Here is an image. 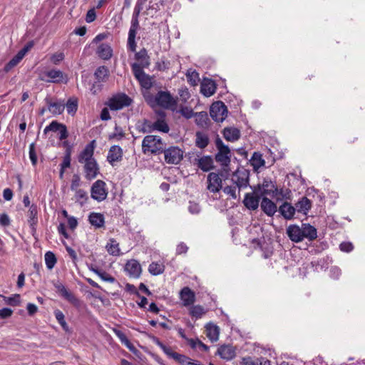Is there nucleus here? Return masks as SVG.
<instances>
[{
	"label": "nucleus",
	"mask_w": 365,
	"mask_h": 365,
	"mask_svg": "<svg viewBox=\"0 0 365 365\" xmlns=\"http://www.w3.org/2000/svg\"><path fill=\"white\" fill-rule=\"evenodd\" d=\"M165 145L160 136L158 135H146L142 142V150L143 153H151L153 154H158L163 153Z\"/></svg>",
	"instance_id": "obj_1"
},
{
	"label": "nucleus",
	"mask_w": 365,
	"mask_h": 365,
	"mask_svg": "<svg viewBox=\"0 0 365 365\" xmlns=\"http://www.w3.org/2000/svg\"><path fill=\"white\" fill-rule=\"evenodd\" d=\"M215 145L218 150L215 155V160L222 166H228L231 161V151L229 147L219 138L216 139Z\"/></svg>",
	"instance_id": "obj_2"
},
{
	"label": "nucleus",
	"mask_w": 365,
	"mask_h": 365,
	"mask_svg": "<svg viewBox=\"0 0 365 365\" xmlns=\"http://www.w3.org/2000/svg\"><path fill=\"white\" fill-rule=\"evenodd\" d=\"M249 177L250 172L244 168L237 169L232 174L231 180L240 191L241 189L246 188L249 186Z\"/></svg>",
	"instance_id": "obj_3"
},
{
	"label": "nucleus",
	"mask_w": 365,
	"mask_h": 365,
	"mask_svg": "<svg viewBox=\"0 0 365 365\" xmlns=\"http://www.w3.org/2000/svg\"><path fill=\"white\" fill-rule=\"evenodd\" d=\"M108 191L106 190V184L101 180H98L91 186V197L98 201L102 202L106 199Z\"/></svg>",
	"instance_id": "obj_4"
},
{
	"label": "nucleus",
	"mask_w": 365,
	"mask_h": 365,
	"mask_svg": "<svg viewBox=\"0 0 365 365\" xmlns=\"http://www.w3.org/2000/svg\"><path fill=\"white\" fill-rule=\"evenodd\" d=\"M138 17V15L135 14L133 12L131 24L128 32L127 46L128 48L132 52H135L137 47L135 37L137 31L139 29V21Z\"/></svg>",
	"instance_id": "obj_5"
},
{
	"label": "nucleus",
	"mask_w": 365,
	"mask_h": 365,
	"mask_svg": "<svg viewBox=\"0 0 365 365\" xmlns=\"http://www.w3.org/2000/svg\"><path fill=\"white\" fill-rule=\"evenodd\" d=\"M165 160L168 164H178L183 158V151L176 146H171L167 149L164 148Z\"/></svg>",
	"instance_id": "obj_6"
},
{
	"label": "nucleus",
	"mask_w": 365,
	"mask_h": 365,
	"mask_svg": "<svg viewBox=\"0 0 365 365\" xmlns=\"http://www.w3.org/2000/svg\"><path fill=\"white\" fill-rule=\"evenodd\" d=\"M227 113V107L221 101L215 102L210 106V115L216 122H222L225 119Z\"/></svg>",
	"instance_id": "obj_7"
},
{
	"label": "nucleus",
	"mask_w": 365,
	"mask_h": 365,
	"mask_svg": "<svg viewBox=\"0 0 365 365\" xmlns=\"http://www.w3.org/2000/svg\"><path fill=\"white\" fill-rule=\"evenodd\" d=\"M132 100L125 94H121L111 98L107 105L112 110H118L123 108L124 107L129 106L131 104Z\"/></svg>",
	"instance_id": "obj_8"
},
{
	"label": "nucleus",
	"mask_w": 365,
	"mask_h": 365,
	"mask_svg": "<svg viewBox=\"0 0 365 365\" xmlns=\"http://www.w3.org/2000/svg\"><path fill=\"white\" fill-rule=\"evenodd\" d=\"M250 187L252 189L253 192L245 194L243 204L247 209L255 210L259 207L260 196L258 195L256 187Z\"/></svg>",
	"instance_id": "obj_9"
},
{
	"label": "nucleus",
	"mask_w": 365,
	"mask_h": 365,
	"mask_svg": "<svg viewBox=\"0 0 365 365\" xmlns=\"http://www.w3.org/2000/svg\"><path fill=\"white\" fill-rule=\"evenodd\" d=\"M53 286L56 292L67 301L71 302L76 307H79L81 302L76 298L71 292H69L66 287L60 282L53 283Z\"/></svg>",
	"instance_id": "obj_10"
},
{
	"label": "nucleus",
	"mask_w": 365,
	"mask_h": 365,
	"mask_svg": "<svg viewBox=\"0 0 365 365\" xmlns=\"http://www.w3.org/2000/svg\"><path fill=\"white\" fill-rule=\"evenodd\" d=\"M257 192L262 195L275 196L278 194V189L274 182L269 179H264L262 184L257 185Z\"/></svg>",
	"instance_id": "obj_11"
},
{
	"label": "nucleus",
	"mask_w": 365,
	"mask_h": 365,
	"mask_svg": "<svg viewBox=\"0 0 365 365\" xmlns=\"http://www.w3.org/2000/svg\"><path fill=\"white\" fill-rule=\"evenodd\" d=\"M95 140L91 141L86 145L84 149L80 153L78 160L80 163L84 164L87 162L95 160L93 158Z\"/></svg>",
	"instance_id": "obj_12"
},
{
	"label": "nucleus",
	"mask_w": 365,
	"mask_h": 365,
	"mask_svg": "<svg viewBox=\"0 0 365 365\" xmlns=\"http://www.w3.org/2000/svg\"><path fill=\"white\" fill-rule=\"evenodd\" d=\"M125 271L130 277L138 278L142 269L140 263L135 259L128 260L125 265Z\"/></svg>",
	"instance_id": "obj_13"
},
{
	"label": "nucleus",
	"mask_w": 365,
	"mask_h": 365,
	"mask_svg": "<svg viewBox=\"0 0 365 365\" xmlns=\"http://www.w3.org/2000/svg\"><path fill=\"white\" fill-rule=\"evenodd\" d=\"M207 189L212 192H217L222 189V179L215 173H210L207 175Z\"/></svg>",
	"instance_id": "obj_14"
},
{
	"label": "nucleus",
	"mask_w": 365,
	"mask_h": 365,
	"mask_svg": "<svg viewBox=\"0 0 365 365\" xmlns=\"http://www.w3.org/2000/svg\"><path fill=\"white\" fill-rule=\"evenodd\" d=\"M132 71L135 77L140 81L144 87H149L150 86L148 76L143 71L141 66L138 63H134L131 66Z\"/></svg>",
	"instance_id": "obj_15"
},
{
	"label": "nucleus",
	"mask_w": 365,
	"mask_h": 365,
	"mask_svg": "<svg viewBox=\"0 0 365 365\" xmlns=\"http://www.w3.org/2000/svg\"><path fill=\"white\" fill-rule=\"evenodd\" d=\"M84 165L85 178L93 180L99 174V167L96 160L87 162Z\"/></svg>",
	"instance_id": "obj_16"
},
{
	"label": "nucleus",
	"mask_w": 365,
	"mask_h": 365,
	"mask_svg": "<svg viewBox=\"0 0 365 365\" xmlns=\"http://www.w3.org/2000/svg\"><path fill=\"white\" fill-rule=\"evenodd\" d=\"M180 299L182 301V304L185 307H188L195 301V294L189 287H183L180 292Z\"/></svg>",
	"instance_id": "obj_17"
},
{
	"label": "nucleus",
	"mask_w": 365,
	"mask_h": 365,
	"mask_svg": "<svg viewBox=\"0 0 365 365\" xmlns=\"http://www.w3.org/2000/svg\"><path fill=\"white\" fill-rule=\"evenodd\" d=\"M122 158L123 150L118 145L111 146L107 156V160L110 164L113 166L115 163L120 161Z\"/></svg>",
	"instance_id": "obj_18"
},
{
	"label": "nucleus",
	"mask_w": 365,
	"mask_h": 365,
	"mask_svg": "<svg viewBox=\"0 0 365 365\" xmlns=\"http://www.w3.org/2000/svg\"><path fill=\"white\" fill-rule=\"evenodd\" d=\"M287 234L292 242H300L303 240L302 230L298 225H289L287 229Z\"/></svg>",
	"instance_id": "obj_19"
},
{
	"label": "nucleus",
	"mask_w": 365,
	"mask_h": 365,
	"mask_svg": "<svg viewBox=\"0 0 365 365\" xmlns=\"http://www.w3.org/2000/svg\"><path fill=\"white\" fill-rule=\"evenodd\" d=\"M156 103L163 108H168L173 103V97L168 92L159 91L155 97Z\"/></svg>",
	"instance_id": "obj_20"
},
{
	"label": "nucleus",
	"mask_w": 365,
	"mask_h": 365,
	"mask_svg": "<svg viewBox=\"0 0 365 365\" xmlns=\"http://www.w3.org/2000/svg\"><path fill=\"white\" fill-rule=\"evenodd\" d=\"M260 207L262 210L268 216H273L277 210L276 204L267 197L262 199Z\"/></svg>",
	"instance_id": "obj_21"
},
{
	"label": "nucleus",
	"mask_w": 365,
	"mask_h": 365,
	"mask_svg": "<svg viewBox=\"0 0 365 365\" xmlns=\"http://www.w3.org/2000/svg\"><path fill=\"white\" fill-rule=\"evenodd\" d=\"M216 91V84L211 79H205L200 86V92L206 97L212 96Z\"/></svg>",
	"instance_id": "obj_22"
},
{
	"label": "nucleus",
	"mask_w": 365,
	"mask_h": 365,
	"mask_svg": "<svg viewBox=\"0 0 365 365\" xmlns=\"http://www.w3.org/2000/svg\"><path fill=\"white\" fill-rule=\"evenodd\" d=\"M197 163L195 164L204 172H207L214 168L213 160L211 156L206 155L198 159H195Z\"/></svg>",
	"instance_id": "obj_23"
},
{
	"label": "nucleus",
	"mask_w": 365,
	"mask_h": 365,
	"mask_svg": "<svg viewBox=\"0 0 365 365\" xmlns=\"http://www.w3.org/2000/svg\"><path fill=\"white\" fill-rule=\"evenodd\" d=\"M279 212L286 220H291L293 218L296 209L295 206H292L291 203L284 202L279 207Z\"/></svg>",
	"instance_id": "obj_24"
},
{
	"label": "nucleus",
	"mask_w": 365,
	"mask_h": 365,
	"mask_svg": "<svg viewBox=\"0 0 365 365\" xmlns=\"http://www.w3.org/2000/svg\"><path fill=\"white\" fill-rule=\"evenodd\" d=\"M90 224L96 229L102 228L105 225L104 215L99 212H91L88 216Z\"/></svg>",
	"instance_id": "obj_25"
},
{
	"label": "nucleus",
	"mask_w": 365,
	"mask_h": 365,
	"mask_svg": "<svg viewBox=\"0 0 365 365\" xmlns=\"http://www.w3.org/2000/svg\"><path fill=\"white\" fill-rule=\"evenodd\" d=\"M302 230L303 240L307 238L309 241H313L317 237V231L314 226L308 223H303L302 225Z\"/></svg>",
	"instance_id": "obj_26"
},
{
	"label": "nucleus",
	"mask_w": 365,
	"mask_h": 365,
	"mask_svg": "<svg viewBox=\"0 0 365 365\" xmlns=\"http://www.w3.org/2000/svg\"><path fill=\"white\" fill-rule=\"evenodd\" d=\"M312 208V202L307 197H302L295 203V209L298 212L307 215Z\"/></svg>",
	"instance_id": "obj_27"
},
{
	"label": "nucleus",
	"mask_w": 365,
	"mask_h": 365,
	"mask_svg": "<svg viewBox=\"0 0 365 365\" xmlns=\"http://www.w3.org/2000/svg\"><path fill=\"white\" fill-rule=\"evenodd\" d=\"M45 101L48 106V110L53 115H60L61 114L65 108V105L58 103L54 102L53 103L50 98L47 97L45 98Z\"/></svg>",
	"instance_id": "obj_28"
},
{
	"label": "nucleus",
	"mask_w": 365,
	"mask_h": 365,
	"mask_svg": "<svg viewBox=\"0 0 365 365\" xmlns=\"http://www.w3.org/2000/svg\"><path fill=\"white\" fill-rule=\"evenodd\" d=\"M43 76L48 78V79L42 78V80L47 82L58 83L61 82L63 77V73L59 70L52 69L46 71Z\"/></svg>",
	"instance_id": "obj_29"
},
{
	"label": "nucleus",
	"mask_w": 365,
	"mask_h": 365,
	"mask_svg": "<svg viewBox=\"0 0 365 365\" xmlns=\"http://www.w3.org/2000/svg\"><path fill=\"white\" fill-rule=\"evenodd\" d=\"M217 354L225 360H231L235 356V350L231 346L222 345L218 348Z\"/></svg>",
	"instance_id": "obj_30"
},
{
	"label": "nucleus",
	"mask_w": 365,
	"mask_h": 365,
	"mask_svg": "<svg viewBox=\"0 0 365 365\" xmlns=\"http://www.w3.org/2000/svg\"><path fill=\"white\" fill-rule=\"evenodd\" d=\"M224 138L231 142H235L240 138V130L236 128L229 127L223 130Z\"/></svg>",
	"instance_id": "obj_31"
},
{
	"label": "nucleus",
	"mask_w": 365,
	"mask_h": 365,
	"mask_svg": "<svg viewBox=\"0 0 365 365\" xmlns=\"http://www.w3.org/2000/svg\"><path fill=\"white\" fill-rule=\"evenodd\" d=\"M37 214V206L34 204H32L29 209L27 215L29 217L28 222L34 231L36 230L35 227L38 222Z\"/></svg>",
	"instance_id": "obj_32"
},
{
	"label": "nucleus",
	"mask_w": 365,
	"mask_h": 365,
	"mask_svg": "<svg viewBox=\"0 0 365 365\" xmlns=\"http://www.w3.org/2000/svg\"><path fill=\"white\" fill-rule=\"evenodd\" d=\"M97 53L101 58L108 60L113 55V50L108 44L101 43L98 47Z\"/></svg>",
	"instance_id": "obj_33"
},
{
	"label": "nucleus",
	"mask_w": 365,
	"mask_h": 365,
	"mask_svg": "<svg viewBox=\"0 0 365 365\" xmlns=\"http://www.w3.org/2000/svg\"><path fill=\"white\" fill-rule=\"evenodd\" d=\"M210 142V139L208 135L202 132L197 131L195 133V145L200 148H205Z\"/></svg>",
	"instance_id": "obj_34"
},
{
	"label": "nucleus",
	"mask_w": 365,
	"mask_h": 365,
	"mask_svg": "<svg viewBox=\"0 0 365 365\" xmlns=\"http://www.w3.org/2000/svg\"><path fill=\"white\" fill-rule=\"evenodd\" d=\"M195 122L197 126L200 128H207L209 125V118L207 113L205 111L195 113Z\"/></svg>",
	"instance_id": "obj_35"
},
{
	"label": "nucleus",
	"mask_w": 365,
	"mask_h": 365,
	"mask_svg": "<svg viewBox=\"0 0 365 365\" xmlns=\"http://www.w3.org/2000/svg\"><path fill=\"white\" fill-rule=\"evenodd\" d=\"M109 75V71L107 67L103 66H99L95 71L94 76L96 79L101 82H105Z\"/></svg>",
	"instance_id": "obj_36"
},
{
	"label": "nucleus",
	"mask_w": 365,
	"mask_h": 365,
	"mask_svg": "<svg viewBox=\"0 0 365 365\" xmlns=\"http://www.w3.org/2000/svg\"><path fill=\"white\" fill-rule=\"evenodd\" d=\"M106 248L110 255L118 256L120 254L119 244L113 238L109 240Z\"/></svg>",
	"instance_id": "obj_37"
},
{
	"label": "nucleus",
	"mask_w": 365,
	"mask_h": 365,
	"mask_svg": "<svg viewBox=\"0 0 365 365\" xmlns=\"http://www.w3.org/2000/svg\"><path fill=\"white\" fill-rule=\"evenodd\" d=\"M206 335L212 341H216L219 338V328L213 324H208L206 327Z\"/></svg>",
	"instance_id": "obj_38"
},
{
	"label": "nucleus",
	"mask_w": 365,
	"mask_h": 365,
	"mask_svg": "<svg viewBox=\"0 0 365 365\" xmlns=\"http://www.w3.org/2000/svg\"><path fill=\"white\" fill-rule=\"evenodd\" d=\"M148 271L152 275H159L165 271V265L162 262H153L149 265Z\"/></svg>",
	"instance_id": "obj_39"
},
{
	"label": "nucleus",
	"mask_w": 365,
	"mask_h": 365,
	"mask_svg": "<svg viewBox=\"0 0 365 365\" xmlns=\"http://www.w3.org/2000/svg\"><path fill=\"white\" fill-rule=\"evenodd\" d=\"M186 78L188 83L192 86L197 85L200 81L199 73L195 70L191 68L187 71Z\"/></svg>",
	"instance_id": "obj_40"
},
{
	"label": "nucleus",
	"mask_w": 365,
	"mask_h": 365,
	"mask_svg": "<svg viewBox=\"0 0 365 365\" xmlns=\"http://www.w3.org/2000/svg\"><path fill=\"white\" fill-rule=\"evenodd\" d=\"M74 200L76 202L79 203L81 206L86 203L88 195L86 191L83 189L75 190Z\"/></svg>",
	"instance_id": "obj_41"
},
{
	"label": "nucleus",
	"mask_w": 365,
	"mask_h": 365,
	"mask_svg": "<svg viewBox=\"0 0 365 365\" xmlns=\"http://www.w3.org/2000/svg\"><path fill=\"white\" fill-rule=\"evenodd\" d=\"M113 332L116 335V336L120 339V342L124 344L128 349L130 350H133L134 346L129 341L126 335L120 330L117 329H113Z\"/></svg>",
	"instance_id": "obj_42"
},
{
	"label": "nucleus",
	"mask_w": 365,
	"mask_h": 365,
	"mask_svg": "<svg viewBox=\"0 0 365 365\" xmlns=\"http://www.w3.org/2000/svg\"><path fill=\"white\" fill-rule=\"evenodd\" d=\"M153 128L165 133H168L170 130L168 123L163 118H158L155 120L153 124Z\"/></svg>",
	"instance_id": "obj_43"
},
{
	"label": "nucleus",
	"mask_w": 365,
	"mask_h": 365,
	"mask_svg": "<svg viewBox=\"0 0 365 365\" xmlns=\"http://www.w3.org/2000/svg\"><path fill=\"white\" fill-rule=\"evenodd\" d=\"M205 313L206 311L200 305H195L190 309V314L192 317H195V319L201 318Z\"/></svg>",
	"instance_id": "obj_44"
},
{
	"label": "nucleus",
	"mask_w": 365,
	"mask_h": 365,
	"mask_svg": "<svg viewBox=\"0 0 365 365\" xmlns=\"http://www.w3.org/2000/svg\"><path fill=\"white\" fill-rule=\"evenodd\" d=\"M251 161L252 165L256 169L264 166L265 164L264 160L262 158V155L257 152L253 153Z\"/></svg>",
	"instance_id": "obj_45"
},
{
	"label": "nucleus",
	"mask_w": 365,
	"mask_h": 365,
	"mask_svg": "<svg viewBox=\"0 0 365 365\" xmlns=\"http://www.w3.org/2000/svg\"><path fill=\"white\" fill-rule=\"evenodd\" d=\"M45 263L48 269H51L54 267L56 263V257L52 252L48 251L46 252Z\"/></svg>",
	"instance_id": "obj_46"
},
{
	"label": "nucleus",
	"mask_w": 365,
	"mask_h": 365,
	"mask_svg": "<svg viewBox=\"0 0 365 365\" xmlns=\"http://www.w3.org/2000/svg\"><path fill=\"white\" fill-rule=\"evenodd\" d=\"M66 108L68 114L74 115L78 108L77 100L69 98L66 104Z\"/></svg>",
	"instance_id": "obj_47"
},
{
	"label": "nucleus",
	"mask_w": 365,
	"mask_h": 365,
	"mask_svg": "<svg viewBox=\"0 0 365 365\" xmlns=\"http://www.w3.org/2000/svg\"><path fill=\"white\" fill-rule=\"evenodd\" d=\"M63 125V124L53 120L44 128L43 133L46 134L48 131L57 132L58 131V129L62 128Z\"/></svg>",
	"instance_id": "obj_48"
},
{
	"label": "nucleus",
	"mask_w": 365,
	"mask_h": 365,
	"mask_svg": "<svg viewBox=\"0 0 365 365\" xmlns=\"http://www.w3.org/2000/svg\"><path fill=\"white\" fill-rule=\"evenodd\" d=\"M135 59L140 61L141 63L145 66L144 61L147 60V51L145 48L141 49L140 51L137 52L135 55ZM145 65L148 66V63L146 62Z\"/></svg>",
	"instance_id": "obj_49"
},
{
	"label": "nucleus",
	"mask_w": 365,
	"mask_h": 365,
	"mask_svg": "<svg viewBox=\"0 0 365 365\" xmlns=\"http://www.w3.org/2000/svg\"><path fill=\"white\" fill-rule=\"evenodd\" d=\"M21 60L16 56H14L6 65L4 67V71L6 72L9 71L11 68L15 67Z\"/></svg>",
	"instance_id": "obj_50"
},
{
	"label": "nucleus",
	"mask_w": 365,
	"mask_h": 365,
	"mask_svg": "<svg viewBox=\"0 0 365 365\" xmlns=\"http://www.w3.org/2000/svg\"><path fill=\"white\" fill-rule=\"evenodd\" d=\"M81 185V178L78 174H74L72 177L71 183V190L72 191H75L78 189V187Z\"/></svg>",
	"instance_id": "obj_51"
},
{
	"label": "nucleus",
	"mask_w": 365,
	"mask_h": 365,
	"mask_svg": "<svg viewBox=\"0 0 365 365\" xmlns=\"http://www.w3.org/2000/svg\"><path fill=\"white\" fill-rule=\"evenodd\" d=\"M180 112L181 115L187 119H190L192 117H195V113L192 110V108H190L189 107H186V106L182 107L180 109Z\"/></svg>",
	"instance_id": "obj_52"
},
{
	"label": "nucleus",
	"mask_w": 365,
	"mask_h": 365,
	"mask_svg": "<svg viewBox=\"0 0 365 365\" xmlns=\"http://www.w3.org/2000/svg\"><path fill=\"white\" fill-rule=\"evenodd\" d=\"M236 188L237 187L235 185V186H226L223 188V192L227 194V195H229L230 196L232 197V198L233 199H236L237 197V192H236Z\"/></svg>",
	"instance_id": "obj_53"
},
{
	"label": "nucleus",
	"mask_w": 365,
	"mask_h": 365,
	"mask_svg": "<svg viewBox=\"0 0 365 365\" xmlns=\"http://www.w3.org/2000/svg\"><path fill=\"white\" fill-rule=\"evenodd\" d=\"M29 158L34 165H35L37 163V156L35 152V144L34 143H31L29 145Z\"/></svg>",
	"instance_id": "obj_54"
},
{
	"label": "nucleus",
	"mask_w": 365,
	"mask_h": 365,
	"mask_svg": "<svg viewBox=\"0 0 365 365\" xmlns=\"http://www.w3.org/2000/svg\"><path fill=\"white\" fill-rule=\"evenodd\" d=\"M158 346L163 351V352L169 357H171L173 356V354H174V351H173L172 348L167 346L162 342H160L159 340L157 341Z\"/></svg>",
	"instance_id": "obj_55"
},
{
	"label": "nucleus",
	"mask_w": 365,
	"mask_h": 365,
	"mask_svg": "<svg viewBox=\"0 0 365 365\" xmlns=\"http://www.w3.org/2000/svg\"><path fill=\"white\" fill-rule=\"evenodd\" d=\"M98 277L103 281L108 282L110 283H114L115 282V279L110 275L106 272L102 270Z\"/></svg>",
	"instance_id": "obj_56"
},
{
	"label": "nucleus",
	"mask_w": 365,
	"mask_h": 365,
	"mask_svg": "<svg viewBox=\"0 0 365 365\" xmlns=\"http://www.w3.org/2000/svg\"><path fill=\"white\" fill-rule=\"evenodd\" d=\"M71 153L70 152H67L66 154L63 157V160L62 163L60 165L62 170H65L68 168L71 165Z\"/></svg>",
	"instance_id": "obj_57"
},
{
	"label": "nucleus",
	"mask_w": 365,
	"mask_h": 365,
	"mask_svg": "<svg viewBox=\"0 0 365 365\" xmlns=\"http://www.w3.org/2000/svg\"><path fill=\"white\" fill-rule=\"evenodd\" d=\"M96 18V14L95 11V9H91L88 11L86 16V21L87 23H91L95 21Z\"/></svg>",
	"instance_id": "obj_58"
},
{
	"label": "nucleus",
	"mask_w": 365,
	"mask_h": 365,
	"mask_svg": "<svg viewBox=\"0 0 365 365\" xmlns=\"http://www.w3.org/2000/svg\"><path fill=\"white\" fill-rule=\"evenodd\" d=\"M102 82L101 81H98L96 80V81H95L91 88H90V91L91 92L93 93V94H97L98 92H100L102 89V84H101Z\"/></svg>",
	"instance_id": "obj_59"
},
{
	"label": "nucleus",
	"mask_w": 365,
	"mask_h": 365,
	"mask_svg": "<svg viewBox=\"0 0 365 365\" xmlns=\"http://www.w3.org/2000/svg\"><path fill=\"white\" fill-rule=\"evenodd\" d=\"M19 294H16L14 297H5L6 302L11 306H16L19 303Z\"/></svg>",
	"instance_id": "obj_60"
},
{
	"label": "nucleus",
	"mask_w": 365,
	"mask_h": 365,
	"mask_svg": "<svg viewBox=\"0 0 365 365\" xmlns=\"http://www.w3.org/2000/svg\"><path fill=\"white\" fill-rule=\"evenodd\" d=\"M340 250L342 252H349L354 249L352 243L349 242H341L339 245Z\"/></svg>",
	"instance_id": "obj_61"
},
{
	"label": "nucleus",
	"mask_w": 365,
	"mask_h": 365,
	"mask_svg": "<svg viewBox=\"0 0 365 365\" xmlns=\"http://www.w3.org/2000/svg\"><path fill=\"white\" fill-rule=\"evenodd\" d=\"M11 220L9 215L6 213L0 215V225L4 227H7L10 225Z\"/></svg>",
	"instance_id": "obj_62"
},
{
	"label": "nucleus",
	"mask_w": 365,
	"mask_h": 365,
	"mask_svg": "<svg viewBox=\"0 0 365 365\" xmlns=\"http://www.w3.org/2000/svg\"><path fill=\"white\" fill-rule=\"evenodd\" d=\"M187 250H188V247L184 242H180L179 245H177L176 254L177 255L185 254L187 252Z\"/></svg>",
	"instance_id": "obj_63"
},
{
	"label": "nucleus",
	"mask_w": 365,
	"mask_h": 365,
	"mask_svg": "<svg viewBox=\"0 0 365 365\" xmlns=\"http://www.w3.org/2000/svg\"><path fill=\"white\" fill-rule=\"evenodd\" d=\"M257 361L252 360L250 356L244 357L240 362V365H256Z\"/></svg>",
	"instance_id": "obj_64"
}]
</instances>
